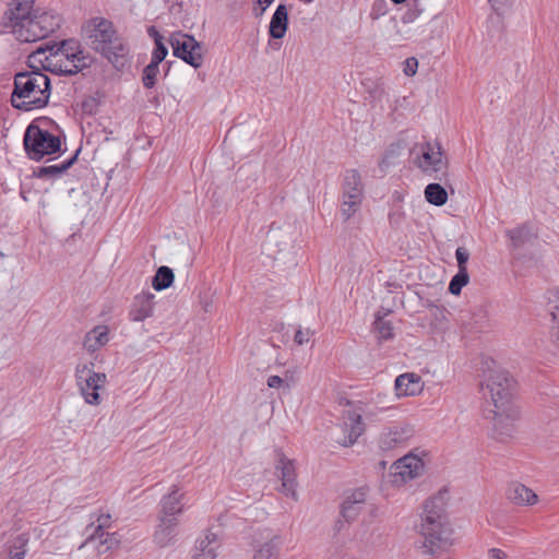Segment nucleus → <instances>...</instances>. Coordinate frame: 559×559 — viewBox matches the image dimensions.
Returning <instances> with one entry per match:
<instances>
[{
	"label": "nucleus",
	"mask_w": 559,
	"mask_h": 559,
	"mask_svg": "<svg viewBox=\"0 0 559 559\" xmlns=\"http://www.w3.org/2000/svg\"><path fill=\"white\" fill-rule=\"evenodd\" d=\"M34 5L35 0H12L5 11L4 26L19 41L41 40L60 27L56 11Z\"/></svg>",
	"instance_id": "nucleus-1"
},
{
	"label": "nucleus",
	"mask_w": 559,
	"mask_h": 559,
	"mask_svg": "<svg viewBox=\"0 0 559 559\" xmlns=\"http://www.w3.org/2000/svg\"><path fill=\"white\" fill-rule=\"evenodd\" d=\"M448 490H441L424 504L419 532L426 552L438 556L448 552L455 544V531L447 512Z\"/></svg>",
	"instance_id": "nucleus-2"
},
{
	"label": "nucleus",
	"mask_w": 559,
	"mask_h": 559,
	"mask_svg": "<svg viewBox=\"0 0 559 559\" xmlns=\"http://www.w3.org/2000/svg\"><path fill=\"white\" fill-rule=\"evenodd\" d=\"M28 64L56 74H75L88 64V58L75 40H64L59 46L33 51Z\"/></svg>",
	"instance_id": "nucleus-3"
},
{
	"label": "nucleus",
	"mask_w": 559,
	"mask_h": 559,
	"mask_svg": "<svg viewBox=\"0 0 559 559\" xmlns=\"http://www.w3.org/2000/svg\"><path fill=\"white\" fill-rule=\"evenodd\" d=\"M514 380L502 369H492L485 374L481 383L483 396L489 402L492 408L489 413L493 415L497 425L507 420H514L519 416V408L513 399Z\"/></svg>",
	"instance_id": "nucleus-4"
},
{
	"label": "nucleus",
	"mask_w": 559,
	"mask_h": 559,
	"mask_svg": "<svg viewBox=\"0 0 559 559\" xmlns=\"http://www.w3.org/2000/svg\"><path fill=\"white\" fill-rule=\"evenodd\" d=\"M51 95L50 80L46 73L33 70L19 72L14 76L11 104L23 111L46 107Z\"/></svg>",
	"instance_id": "nucleus-5"
},
{
	"label": "nucleus",
	"mask_w": 559,
	"mask_h": 559,
	"mask_svg": "<svg viewBox=\"0 0 559 559\" xmlns=\"http://www.w3.org/2000/svg\"><path fill=\"white\" fill-rule=\"evenodd\" d=\"M82 36L87 44L103 55L115 67H122L128 48L120 39L112 23L103 17L94 16L82 25Z\"/></svg>",
	"instance_id": "nucleus-6"
},
{
	"label": "nucleus",
	"mask_w": 559,
	"mask_h": 559,
	"mask_svg": "<svg viewBox=\"0 0 559 559\" xmlns=\"http://www.w3.org/2000/svg\"><path fill=\"white\" fill-rule=\"evenodd\" d=\"M186 504V493L178 485H173L168 493L160 499L159 524L155 532V540L159 545H167L175 536L178 518Z\"/></svg>",
	"instance_id": "nucleus-7"
},
{
	"label": "nucleus",
	"mask_w": 559,
	"mask_h": 559,
	"mask_svg": "<svg viewBox=\"0 0 559 559\" xmlns=\"http://www.w3.org/2000/svg\"><path fill=\"white\" fill-rule=\"evenodd\" d=\"M24 147L27 156L33 160H40L45 157L56 158L62 152L60 138L34 123L26 128Z\"/></svg>",
	"instance_id": "nucleus-8"
},
{
	"label": "nucleus",
	"mask_w": 559,
	"mask_h": 559,
	"mask_svg": "<svg viewBox=\"0 0 559 559\" xmlns=\"http://www.w3.org/2000/svg\"><path fill=\"white\" fill-rule=\"evenodd\" d=\"M364 200V183L360 174L356 169H348L344 174L340 214L344 221L350 219L360 211Z\"/></svg>",
	"instance_id": "nucleus-9"
},
{
	"label": "nucleus",
	"mask_w": 559,
	"mask_h": 559,
	"mask_svg": "<svg viewBox=\"0 0 559 559\" xmlns=\"http://www.w3.org/2000/svg\"><path fill=\"white\" fill-rule=\"evenodd\" d=\"M107 377L103 372H96L93 364H79L75 369V382L78 389L88 405L100 404L99 390L104 388Z\"/></svg>",
	"instance_id": "nucleus-10"
},
{
	"label": "nucleus",
	"mask_w": 559,
	"mask_h": 559,
	"mask_svg": "<svg viewBox=\"0 0 559 559\" xmlns=\"http://www.w3.org/2000/svg\"><path fill=\"white\" fill-rule=\"evenodd\" d=\"M411 155L414 165L430 176L443 170L448 164L442 147L437 142L418 143L413 147Z\"/></svg>",
	"instance_id": "nucleus-11"
},
{
	"label": "nucleus",
	"mask_w": 559,
	"mask_h": 559,
	"mask_svg": "<svg viewBox=\"0 0 559 559\" xmlns=\"http://www.w3.org/2000/svg\"><path fill=\"white\" fill-rule=\"evenodd\" d=\"M425 461L421 454L409 452L395 461L391 466V481L401 487L406 483L420 477L425 471Z\"/></svg>",
	"instance_id": "nucleus-12"
},
{
	"label": "nucleus",
	"mask_w": 559,
	"mask_h": 559,
	"mask_svg": "<svg viewBox=\"0 0 559 559\" xmlns=\"http://www.w3.org/2000/svg\"><path fill=\"white\" fill-rule=\"evenodd\" d=\"M170 45L174 55L194 69H199L203 63L202 45L193 37L183 33H175L171 35Z\"/></svg>",
	"instance_id": "nucleus-13"
},
{
	"label": "nucleus",
	"mask_w": 559,
	"mask_h": 559,
	"mask_svg": "<svg viewBox=\"0 0 559 559\" xmlns=\"http://www.w3.org/2000/svg\"><path fill=\"white\" fill-rule=\"evenodd\" d=\"M148 36L154 40L155 47L152 53L151 63L143 70L142 82L146 87L154 86L157 74L159 72L158 64L165 59L168 53L167 47L165 46V38L158 33V31L151 26L147 28Z\"/></svg>",
	"instance_id": "nucleus-14"
},
{
	"label": "nucleus",
	"mask_w": 559,
	"mask_h": 559,
	"mask_svg": "<svg viewBox=\"0 0 559 559\" xmlns=\"http://www.w3.org/2000/svg\"><path fill=\"white\" fill-rule=\"evenodd\" d=\"M413 436V426L408 424H395L384 428L380 432L378 445L382 451H390L406 443Z\"/></svg>",
	"instance_id": "nucleus-15"
},
{
	"label": "nucleus",
	"mask_w": 559,
	"mask_h": 559,
	"mask_svg": "<svg viewBox=\"0 0 559 559\" xmlns=\"http://www.w3.org/2000/svg\"><path fill=\"white\" fill-rule=\"evenodd\" d=\"M275 469L278 478L282 481L281 492L292 499H297V480L296 467L294 461L289 460L283 453L277 454Z\"/></svg>",
	"instance_id": "nucleus-16"
},
{
	"label": "nucleus",
	"mask_w": 559,
	"mask_h": 559,
	"mask_svg": "<svg viewBox=\"0 0 559 559\" xmlns=\"http://www.w3.org/2000/svg\"><path fill=\"white\" fill-rule=\"evenodd\" d=\"M116 539L105 530H93L85 542L80 546V549H85L91 555H103L110 550Z\"/></svg>",
	"instance_id": "nucleus-17"
},
{
	"label": "nucleus",
	"mask_w": 559,
	"mask_h": 559,
	"mask_svg": "<svg viewBox=\"0 0 559 559\" xmlns=\"http://www.w3.org/2000/svg\"><path fill=\"white\" fill-rule=\"evenodd\" d=\"M341 429L344 433V437L341 438L338 442L345 447L354 444L365 430L361 416L356 412H347Z\"/></svg>",
	"instance_id": "nucleus-18"
},
{
	"label": "nucleus",
	"mask_w": 559,
	"mask_h": 559,
	"mask_svg": "<svg viewBox=\"0 0 559 559\" xmlns=\"http://www.w3.org/2000/svg\"><path fill=\"white\" fill-rule=\"evenodd\" d=\"M424 381L415 372H406L396 377L394 388L399 397L416 396L424 391Z\"/></svg>",
	"instance_id": "nucleus-19"
},
{
	"label": "nucleus",
	"mask_w": 559,
	"mask_h": 559,
	"mask_svg": "<svg viewBox=\"0 0 559 559\" xmlns=\"http://www.w3.org/2000/svg\"><path fill=\"white\" fill-rule=\"evenodd\" d=\"M367 501V491L358 488L349 492L341 506V513L346 521L356 520L361 513Z\"/></svg>",
	"instance_id": "nucleus-20"
},
{
	"label": "nucleus",
	"mask_w": 559,
	"mask_h": 559,
	"mask_svg": "<svg viewBox=\"0 0 559 559\" xmlns=\"http://www.w3.org/2000/svg\"><path fill=\"white\" fill-rule=\"evenodd\" d=\"M111 340L109 326L99 324L90 330L83 340V347L86 352L93 354L106 346Z\"/></svg>",
	"instance_id": "nucleus-21"
},
{
	"label": "nucleus",
	"mask_w": 559,
	"mask_h": 559,
	"mask_svg": "<svg viewBox=\"0 0 559 559\" xmlns=\"http://www.w3.org/2000/svg\"><path fill=\"white\" fill-rule=\"evenodd\" d=\"M218 548L219 542L217 535L215 533L207 532L198 542L197 552L192 557V559H215L217 556Z\"/></svg>",
	"instance_id": "nucleus-22"
},
{
	"label": "nucleus",
	"mask_w": 559,
	"mask_h": 559,
	"mask_svg": "<svg viewBox=\"0 0 559 559\" xmlns=\"http://www.w3.org/2000/svg\"><path fill=\"white\" fill-rule=\"evenodd\" d=\"M288 27V11L286 5L280 4L273 13L269 26L271 37L281 39L285 36Z\"/></svg>",
	"instance_id": "nucleus-23"
},
{
	"label": "nucleus",
	"mask_w": 559,
	"mask_h": 559,
	"mask_svg": "<svg viewBox=\"0 0 559 559\" xmlns=\"http://www.w3.org/2000/svg\"><path fill=\"white\" fill-rule=\"evenodd\" d=\"M282 545L283 538L277 534H273L258 547L253 559H281Z\"/></svg>",
	"instance_id": "nucleus-24"
},
{
	"label": "nucleus",
	"mask_w": 559,
	"mask_h": 559,
	"mask_svg": "<svg viewBox=\"0 0 559 559\" xmlns=\"http://www.w3.org/2000/svg\"><path fill=\"white\" fill-rule=\"evenodd\" d=\"M508 498L518 506H533L537 502V495L523 484H512L508 489Z\"/></svg>",
	"instance_id": "nucleus-25"
},
{
	"label": "nucleus",
	"mask_w": 559,
	"mask_h": 559,
	"mask_svg": "<svg viewBox=\"0 0 559 559\" xmlns=\"http://www.w3.org/2000/svg\"><path fill=\"white\" fill-rule=\"evenodd\" d=\"M547 310L551 317V334L559 341V290L552 289L547 293Z\"/></svg>",
	"instance_id": "nucleus-26"
},
{
	"label": "nucleus",
	"mask_w": 559,
	"mask_h": 559,
	"mask_svg": "<svg viewBox=\"0 0 559 559\" xmlns=\"http://www.w3.org/2000/svg\"><path fill=\"white\" fill-rule=\"evenodd\" d=\"M424 193L427 202L432 205L442 206L448 202V192L439 183L427 185Z\"/></svg>",
	"instance_id": "nucleus-27"
},
{
	"label": "nucleus",
	"mask_w": 559,
	"mask_h": 559,
	"mask_svg": "<svg viewBox=\"0 0 559 559\" xmlns=\"http://www.w3.org/2000/svg\"><path fill=\"white\" fill-rule=\"evenodd\" d=\"M174 272L170 267L160 266L157 270L155 276L153 277L152 286L157 292L164 290L171 286V284L174 283Z\"/></svg>",
	"instance_id": "nucleus-28"
},
{
	"label": "nucleus",
	"mask_w": 559,
	"mask_h": 559,
	"mask_svg": "<svg viewBox=\"0 0 559 559\" xmlns=\"http://www.w3.org/2000/svg\"><path fill=\"white\" fill-rule=\"evenodd\" d=\"M507 235L510 238L513 247H520L530 241L535 236L533 229L527 225L510 229L507 231Z\"/></svg>",
	"instance_id": "nucleus-29"
},
{
	"label": "nucleus",
	"mask_w": 559,
	"mask_h": 559,
	"mask_svg": "<svg viewBox=\"0 0 559 559\" xmlns=\"http://www.w3.org/2000/svg\"><path fill=\"white\" fill-rule=\"evenodd\" d=\"M373 330L377 337L381 341L390 340L393 336V326L392 323L385 320L380 312L377 313L376 320L373 323Z\"/></svg>",
	"instance_id": "nucleus-30"
},
{
	"label": "nucleus",
	"mask_w": 559,
	"mask_h": 559,
	"mask_svg": "<svg viewBox=\"0 0 559 559\" xmlns=\"http://www.w3.org/2000/svg\"><path fill=\"white\" fill-rule=\"evenodd\" d=\"M75 157H71L58 165L41 167L38 171V177L58 176L66 171L74 162Z\"/></svg>",
	"instance_id": "nucleus-31"
},
{
	"label": "nucleus",
	"mask_w": 559,
	"mask_h": 559,
	"mask_svg": "<svg viewBox=\"0 0 559 559\" xmlns=\"http://www.w3.org/2000/svg\"><path fill=\"white\" fill-rule=\"evenodd\" d=\"M468 272L459 270L449 284V292L453 295H460L462 288L468 284Z\"/></svg>",
	"instance_id": "nucleus-32"
},
{
	"label": "nucleus",
	"mask_w": 559,
	"mask_h": 559,
	"mask_svg": "<svg viewBox=\"0 0 559 559\" xmlns=\"http://www.w3.org/2000/svg\"><path fill=\"white\" fill-rule=\"evenodd\" d=\"M493 11L500 15L504 16L511 12L513 0H489Z\"/></svg>",
	"instance_id": "nucleus-33"
},
{
	"label": "nucleus",
	"mask_w": 559,
	"mask_h": 559,
	"mask_svg": "<svg viewBox=\"0 0 559 559\" xmlns=\"http://www.w3.org/2000/svg\"><path fill=\"white\" fill-rule=\"evenodd\" d=\"M455 258H456V261H457V267L460 271H467V266H466V263L469 259V252L463 248V247H459L456 250H455Z\"/></svg>",
	"instance_id": "nucleus-34"
},
{
	"label": "nucleus",
	"mask_w": 559,
	"mask_h": 559,
	"mask_svg": "<svg viewBox=\"0 0 559 559\" xmlns=\"http://www.w3.org/2000/svg\"><path fill=\"white\" fill-rule=\"evenodd\" d=\"M312 336L313 332L310 329H298L294 335V342L295 344L301 346L307 344Z\"/></svg>",
	"instance_id": "nucleus-35"
},
{
	"label": "nucleus",
	"mask_w": 559,
	"mask_h": 559,
	"mask_svg": "<svg viewBox=\"0 0 559 559\" xmlns=\"http://www.w3.org/2000/svg\"><path fill=\"white\" fill-rule=\"evenodd\" d=\"M418 69V61L415 57L407 58L404 61L403 72L407 76H413L416 74Z\"/></svg>",
	"instance_id": "nucleus-36"
},
{
	"label": "nucleus",
	"mask_w": 559,
	"mask_h": 559,
	"mask_svg": "<svg viewBox=\"0 0 559 559\" xmlns=\"http://www.w3.org/2000/svg\"><path fill=\"white\" fill-rule=\"evenodd\" d=\"M110 514L108 513H100L95 523H93V530H96V531H99V530H105L106 527L109 526L110 524Z\"/></svg>",
	"instance_id": "nucleus-37"
},
{
	"label": "nucleus",
	"mask_w": 559,
	"mask_h": 559,
	"mask_svg": "<svg viewBox=\"0 0 559 559\" xmlns=\"http://www.w3.org/2000/svg\"><path fill=\"white\" fill-rule=\"evenodd\" d=\"M26 550L24 545L21 544L19 547H13L9 552V559H24Z\"/></svg>",
	"instance_id": "nucleus-38"
},
{
	"label": "nucleus",
	"mask_w": 559,
	"mask_h": 559,
	"mask_svg": "<svg viewBox=\"0 0 559 559\" xmlns=\"http://www.w3.org/2000/svg\"><path fill=\"white\" fill-rule=\"evenodd\" d=\"M385 9V0H378L372 5L371 16L373 19L379 17V15L384 13Z\"/></svg>",
	"instance_id": "nucleus-39"
},
{
	"label": "nucleus",
	"mask_w": 559,
	"mask_h": 559,
	"mask_svg": "<svg viewBox=\"0 0 559 559\" xmlns=\"http://www.w3.org/2000/svg\"><path fill=\"white\" fill-rule=\"evenodd\" d=\"M267 385L272 389H281L287 386L285 381L278 376H271L267 379Z\"/></svg>",
	"instance_id": "nucleus-40"
},
{
	"label": "nucleus",
	"mask_w": 559,
	"mask_h": 559,
	"mask_svg": "<svg viewBox=\"0 0 559 559\" xmlns=\"http://www.w3.org/2000/svg\"><path fill=\"white\" fill-rule=\"evenodd\" d=\"M394 157V153L392 151L386 152L383 158L379 162V167L382 171L386 170V168L393 164L392 158Z\"/></svg>",
	"instance_id": "nucleus-41"
},
{
	"label": "nucleus",
	"mask_w": 559,
	"mask_h": 559,
	"mask_svg": "<svg viewBox=\"0 0 559 559\" xmlns=\"http://www.w3.org/2000/svg\"><path fill=\"white\" fill-rule=\"evenodd\" d=\"M404 218V214L400 211L392 212L389 215L390 223L392 225H399Z\"/></svg>",
	"instance_id": "nucleus-42"
},
{
	"label": "nucleus",
	"mask_w": 559,
	"mask_h": 559,
	"mask_svg": "<svg viewBox=\"0 0 559 559\" xmlns=\"http://www.w3.org/2000/svg\"><path fill=\"white\" fill-rule=\"evenodd\" d=\"M489 559H507V556L502 550L492 548L489 550Z\"/></svg>",
	"instance_id": "nucleus-43"
},
{
	"label": "nucleus",
	"mask_w": 559,
	"mask_h": 559,
	"mask_svg": "<svg viewBox=\"0 0 559 559\" xmlns=\"http://www.w3.org/2000/svg\"><path fill=\"white\" fill-rule=\"evenodd\" d=\"M274 0H259V3L263 5V10L267 8Z\"/></svg>",
	"instance_id": "nucleus-44"
},
{
	"label": "nucleus",
	"mask_w": 559,
	"mask_h": 559,
	"mask_svg": "<svg viewBox=\"0 0 559 559\" xmlns=\"http://www.w3.org/2000/svg\"><path fill=\"white\" fill-rule=\"evenodd\" d=\"M131 316H132V319H133L134 321L140 320V314H139L136 311H132V312H131Z\"/></svg>",
	"instance_id": "nucleus-45"
},
{
	"label": "nucleus",
	"mask_w": 559,
	"mask_h": 559,
	"mask_svg": "<svg viewBox=\"0 0 559 559\" xmlns=\"http://www.w3.org/2000/svg\"><path fill=\"white\" fill-rule=\"evenodd\" d=\"M394 3H402L404 2L405 0H392Z\"/></svg>",
	"instance_id": "nucleus-46"
}]
</instances>
